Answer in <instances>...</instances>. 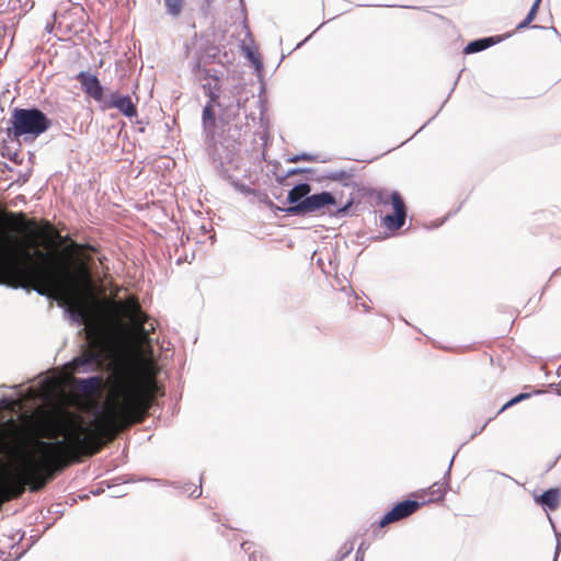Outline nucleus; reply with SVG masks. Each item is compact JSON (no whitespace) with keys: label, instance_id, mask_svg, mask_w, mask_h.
Returning a JSON list of instances; mask_svg holds the SVG:
<instances>
[{"label":"nucleus","instance_id":"1","mask_svg":"<svg viewBox=\"0 0 561 561\" xmlns=\"http://www.w3.org/2000/svg\"><path fill=\"white\" fill-rule=\"evenodd\" d=\"M110 396L105 410L95 421L94 430L83 425V419L76 412L61 407L46 409L39 407L28 425L39 438L57 442H36L39 459H27L31 492L42 490L58 471L79 461L80 456L98 454L106 442H112L118 433L145 421L161 387L157 377L159 367L152 358L140 355L135 362L127 356L112 364Z\"/></svg>","mask_w":561,"mask_h":561},{"label":"nucleus","instance_id":"2","mask_svg":"<svg viewBox=\"0 0 561 561\" xmlns=\"http://www.w3.org/2000/svg\"><path fill=\"white\" fill-rule=\"evenodd\" d=\"M0 220L11 226L16 233L27 232V238L0 228V284L12 288H32L42 296L61 299L80 309L88 318L80 294L90 287L91 274L84 262L73 270L59 256L38 249L43 239L45 247L60 238L59 232L47 220L37 231V221L20 213H0Z\"/></svg>","mask_w":561,"mask_h":561},{"label":"nucleus","instance_id":"3","mask_svg":"<svg viewBox=\"0 0 561 561\" xmlns=\"http://www.w3.org/2000/svg\"><path fill=\"white\" fill-rule=\"evenodd\" d=\"M87 339L89 342L81 355L71 363L72 369L77 373H81L80 368L85 366H91L92 370L101 369L113 350L111 336L99 323L87 325Z\"/></svg>","mask_w":561,"mask_h":561},{"label":"nucleus","instance_id":"4","mask_svg":"<svg viewBox=\"0 0 561 561\" xmlns=\"http://www.w3.org/2000/svg\"><path fill=\"white\" fill-rule=\"evenodd\" d=\"M10 123L16 138L23 135L38 136L50 126L46 115L37 108H14Z\"/></svg>","mask_w":561,"mask_h":561},{"label":"nucleus","instance_id":"5","mask_svg":"<svg viewBox=\"0 0 561 561\" xmlns=\"http://www.w3.org/2000/svg\"><path fill=\"white\" fill-rule=\"evenodd\" d=\"M383 205H391L392 213L382 218V224L387 229L397 230L403 226L407 216L405 205L398 192H392L389 201H381Z\"/></svg>","mask_w":561,"mask_h":561},{"label":"nucleus","instance_id":"6","mask_svg":"<svg viewBox=\"0 0 561 561\" xmlns=\"http://www.w3.org/2000/svg\"><path fill=\"white\" fill-rule=\"evenodd\" d=\"M334 197L330 193L322 192L306 197L295 207H293L291 210L296 213H311L321 209L328 205H332L334 204Z\"/></svg>","mask_w":561,"mask_h":561},{"label":"nucleus","instance_id":"7","mask_svg":"<svg viewBox=\"0 0 561 561\" xmlns=\"http://www.w3.org/2000/svg\"><path fill=\"white\" fill-rule=\"evenodd\" d=\"M116 308L124 317L129 319L131 327L139 320H149V316L142 311L136 296H129L117 302Z\"/></svg>","mask_w":561,"mask_h":561},{"label":"nucleus","instance_id":"8","mask_svg":"<svg viewBox=\"0 0 561 561\" xmlns=\"http://www.w3.org/2000/svg\"><path fill=\"white\" fill-rule=\"evenodd\" d=\"M105 108H117L122 114L127 117L137 116V107L129 95H122L118 92H113L104 100Z\"/></svg>","mask_w":561,"mask_h":561},{"label":"nucleus","instance_id":"9","mask_svg":"<svg viewBox=\"0 0 561 561\" xmlns=\"http://www.w3.org/2000/svg\"><path fill=\"white\" fill-rule=\"evenodd\" d=\"M76 79L80 82L83 92L95 100L96 102H104V91L96 76L85 71L77 75Z\"/></svg>","mask_w":561,"mask_h":561},{"label":"nucleus","instance_id":"10","mask_svg":"<svg viewBox=\"0 0 561 561\" xmlns=\"http://www.w3.org/2000/svg\"><path fill=\"white\" fill-rule=\"evenodd\" d=\"M419 508L416 501L407 500L397 504L390 512H388L380 520V526L383 527L390 523L400 520Z\"/></svg>","mask_w":561,"mask_h":561},{"label":"nucleus","instance_id":"11","mask_svg":"<svg viewBox=\"0 0 561 561\" xmlns=\"http://www.w3.org/2000/svg\"><path fill=\"white\" fill-rule=\"evenodd\" d=\"M75 383L83 394L93 397L100 394L103 388V377L93 376L85 379H75Z\"/></svg>","mask_w":561,"mask_h":561},{"label":"nucleus","instance_id":"12","mask_svg":"<svg viewBox=\"0 0 561 561\" xmlns=\"http://www.w3.org/2000/svg\"><path fill=\"white\" fill-rule=\"evenodd\" d=\"M148 320H139L136 324L131 327L133 335L135 341L137 342V351L139 352L140 345L150 344V335L154 332V327L152 323L149 324V328H146V323Z\"/></svg>","mask_w":561,"mask_h":561},{"label":"nucleus","instance_id":"13","mask_svg":"<svg viewBox=\"0 0 561 561\" xmlns=\"http://www.w3.org/2000/svg\"><path fill=\"white\" fill-rule=\"evenodd\" d=\"M560 492L558 489H549L541 495L535 496V501L538 502L545 510H554L559 505Z\"/></svg>","mask_w":561,"mask_h":561},{"label":"nucleus","instance_id":"14","mask_svg":"<svg viewBox=\"0 0 561 561\" xmlns=\"http://www.w3.org/2000/svg\"><path fill=\"white\" fill-rule=\"evenodd\" d=\"M215 106H219V105L207 103L203 110V115H202L203 127L209 134H214L215 128H216Z\"/></svg>","mask_w":561,"mask_h":561},{"label":"nucleus","instance_id":"15","mask_svg":"<svg viewBox=\"0 0 561 561\" xmlns=\"http://www.w3.org/2000/svg\"><path fill=\"white\" fill-rule=\"evenodd\" d=\"M203 89L205 94L208 96L209 101L207 103L219 104V91L220 83L217 77H211L210 81L203 84Z\"/></svg>","mask_w":561,"mask_h":561},{"label":"nucleus","instance_id":"16","mask_svg":"<svg viewBox=\"0 0 561 561\" xmlns=\"http://www.w3.org/2000/svg\"><path fill=\"white\" fill-rule=\"evenodd\" d=\"M311 192V186L307 183H301L293 187L288 193V202L290 204H298L306 197H308V194Z\"/></svg>","mask_w":561,"mask_h":561},{"label":"nucleus","instance_id":"17","mask_svg":"<svg viewBox=\"0 0 561 561\" xmlns=\"http://www.w3.org/2000/svg\"><path fill=\"white\" fill-rule=\"evenodd\" d=\"M495 42L493 39V37H486V38H481V39H477V41H473V42H470L466 47H465V53L466 54H473V53H478V51H481L488 47H490L491 45H493Z\"/></svg>","mask_w":561,"mask_h":561},{"label":"nucleus","instance_id":"18","mask_svg":"<svg viewBox=\"0 0 561 561\" xmlns=\"http://www.w3.org/2000/svg\"><path fill=\"white\" fill-rule=\"evenodd\" d=\"M427 501H438L444 496L445 488L443 484L436 482L427 489Z\"/></svg>","mask_w":561,"mask_h":561},{"label":"nucleus","instance_id":"19","mask_svg":"<svg viewBox=\"0 0 561 561\" xmlns=\"http://www.w3.org/2000/svg\"><path fill=\"white\" fill-rule=\"evenodd\" d=\"M183 4L184 0H164L167 11L174 16L180 15Z\"/></svg>","mask_w":561,"mask_h":561},{"label":"nucleus","instance_id":"20","mask_svg":"<svg viewBox=\"0 0 561 561\" xmlns=\"http://www.w3.org/2000/svg\"><path fill=\"white\" fill-rule=\"evenodd\" d=\"M530 394L529 393H519L518 396L514 397L513 399H511L510 401H507L501 409V411L505 410L506 408L528 398Z\"/></svg>","mask_w":561,"mask_h":561},{"label":"nucleus","instance_id":"21","mask_svg":"<svg viewBox=\"0 0 561 561\" xmlns=\"http://www.w3.org/2000/svg\"><path fill=\"white\" fill-rule=\"evenodd\" d=\"M540 1H541V0H535V1H534V3H533V5H531V8H530V10H529V12H528V14H527V16H526V19H527L528 21L533 22V20L535 19L536 13H537L538 8H539V4H540Z\"/></svg>","mask_w":561,"mask_h":561},{"label":"nucleus","instance_id":"22","mask_svg":"<svg viewBox=\"0 0 561 561\" xmlns=\"http://www.w3.org/2000/svg\"><path fill=\"white\" fill-rule=\"evenodd\" d=\"M311 160V157L309 154H300V156H295L293 158L289 159L290 162H298V161H310Z\"/></svg>","mask_w":561,"mask_h":561},{"label":"nucleus","instance_id":"23","mask_svg":"<svg viewBox=\"0 0 561 561\" xmlns=\"http://www.w3.org/2000/svg\"><path fill=\"white\" fill-rule=\"evenodd\" d=\"M82 249V245L76 243V242H72L67 249L66 251L69 253V254H73V252L78 251V250H81Z\"/></svg>","mask_w":561,"mask_h":561},{"label":"nucleus","instance_id":"24","mask_svg":"<svg viewBox=\"0 0 561 561\" xmlns=\"http://www.w3.org/2000/svg\"><path fill=\"white\" fill-rule=\"evenodd\" d=\"M364 548L360 546L357 550L356 561H363Z\"/></svg>","mask_w":561,"mask_h":561},{"label":"nucleus","instance_id":"25","mask_svg":"<svg viewBox=\"0 0 561 561\" xmlns=\"http://www.w3.org/2000/svg\"><path fill=\"white\" fill-rule=\"evenodd\" d=\"M530 23H531V22H530V21H528V20L525 18V20H524L523 22H520V23L518 24V26H517V27H518V28H524V27H526V26H527L528 24H530Z\"/></svg>","mask_w":561,"mask_h":561},{"label":"nucleus","instance_id":"26","mask_svg":"<svg viewBox=\"0 0 561 561\" xmlns=\"http://www.w3.org/2000/svg\"><path fill=\"white\" fill-rule=\"evenodd\" d=\"M530 23H531V22H530V21H528V20L525 18V20H524L523 22H520V23L518 24V26H517V27H518V28H524V27H526V26H527L528 24H530Z\"/></svg>","mask_w":561,"mask_h":561},{"label":"nucleus","instance_id":"27","mask_svg":"<svg viewBox=\"0 0 561 561\" xmlns=\"http://www.w3.org/2000/svg\"><path fill=\"white\" fill-rule=\"evenodd\" d=\"M300 172H301V170H299V169H293V170L288 171L287 175H295V174H298Z\"/></svg>","mask_w":561,"mask_h":561},{"label":"nucleus","instance_id":"28","mask_svg":"<svg viewBox=\"0 0 561 561\" xmlns=\"http://www.w3.org/2000/svg\"><path fill=\"white\" fill-rule=\"evenodd\" d=\"M559 549H560V541H559V538H557V548H556V556H558L559 553ZM557 557H554L556 559Z\"/></svg>","mask_w":561,"mask_h":561},{"label":"nucleus","instance_id":"29","mask_svg":"<svg viewBox=\"0 0 561 561\" xmlns=\"http://www.w3.org/2000/svg\"><path fill=\"white\" fill-rule=\"evenodd\" d=\"M451 465H453V460L449 461L448 470L450 469Z\"/></svg>","mask_w":561,"mask_h":561}]
</instances>
